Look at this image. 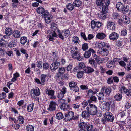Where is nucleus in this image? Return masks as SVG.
<instances>
[{"instance_id": "obj_12", "label": "nucleus", "mask_w": 131, "mask_h": 131, "mask_svg": "<svg viewBox=\"0 0 131 131\" xmlns=\"http://www.w3.org/2000/svg\"><path fill=\"white\" fill-rule=\"evenodd\" d=\"M57 105L56 103L55 102L53 101H50L48 110L50 111H53L55 110Z\"/></svg>"}, {"instance_id": "obj_36", "label": "nucleus", "mask_w": 131, "mask_h": 131, "mask_svg": "<svg viewBox=\"0 0 131 131\" xmlns=\"http://www.w3.org/2000/svg\"><path fill=\"white\" fill-rule=\"evenodd\" d=\"M48 14L47 16H45V20L46 23L49 24L51 21V19L52 18V17H50V16Z\"/></svg>"}, {"instance_id": "obj_38", "label": "nucleus", "mask_w": 131, "mask_h": 131, "mask_svg": "<svg viewBox=\"0 0 131 131\" xmlns=\"http://www.w3.org/2000/svg\"><path fill=\"white\" fill-rule=\"evenodd\" d=\"M122 96L121 94L118 93L114 96V98L115 100L118 101H120L122 99Z\"/></svg>"}, {"instance_id": "obj_50", "label": "nucleus", "mask_w": 131, "mask_h": 131, "mask_svg": "<svg viewBox=\"0 0 131 131\" xmlns=\"http://www.w3.org/2000/svg\"><path fill=\"white\" fill-rule=\"evenodd\" d=\"M87 92V96L89 97L92 96L93 95L94 93L93 91L91 89L89 90Z\"/></svg>"}, {"instance_id": "obj_19", "label": "nucleus", "mask_w": 131, "mask_h": 131, "mask_svg": "<svg viewBox=\"0 0 131 131\" xmlns=\"http://www.w3.org/2000/svg\"><path fill=\"white\" fill-rule=\"evenodd\" d=\"M105 102H106L108 105H109L110 107L111 106L112 107H115V104L113 102L112 100L109 97L106 98Z\"/></svg>"}, {"instance_id": "obj_13", "label": "nucleus", "mask_w": 131, "mask_h": 131, "mask_svg": "<svg viewBox=\"0 0 131 131\" xmlns=\"http://www.w3.org/2000/svg\"><path fill=\"white\" fill-rule=\"evenodd\" d=\"M60 65V62L57 61H55L51 64L50 68L51 70L53 72L55 71Z\"/></svg>"}, {"instance_id": "obj_59", "label": "nucleus", "mask_w": 131, "mask_h": 131, "mask_svg": "<svg viewBox=\"0 0 131 131\" xmlns=\"http://www.w3.org/2000/svg\"><path fill=\"white\" fill-rule=\"evenodd\" d=\"M127 31L125 29H124L121 31V36H125L127 35Z\"/></svg>"}, {"instance_id": "obj_5", "label": "nucleus", "mask_w": 131, "mask_h": 131, "mask_svg": "<svg viewBox=\"0 0 131 131\" xmlns=\"http://www.w3.org/2000/svg\"><path fill=\"white\" fill-rule=\"evenodd\" d=\"M103 116L109 122H113L114 119V117L112 113L108 112H106L104 113Z\"/></svg>"}, {"instance_id": "obj_9", "label": "nucleus", "mask_w": 131, "mask_h": 131, "mask_svg": "<svg viewBox=\"0 0 131 131\" xmlns=\"http://www.w3.org/2000/svg\"><path fill=\"white\" fill-rule=\"evenodd\" d=\"M45 93L48 96H50L51 97L50 98L51 99H54L56 97L54 95V91L52 90L47 89L46 90Z\"/></svg>"}, {"instance_id": "obj_7", "label": "nucleus", "mask_w": 131, "mask_h": 131, "mask_svg": "<svg viewBox=\"0 0 131 131\" xmlns=\"http://www.w3.org/2000/svg\"><path fill=\"white\" fill-rule=\"evenodd\" d=\"M40 95V90L39 88H36L35 89H32L31 90V97L35 98L36 97Z\"/></svg>"}, {"instance_id": "obj_49", "label": "nucleus", "mask_w": 131, "mask_h": 131, "mask_svg": "<svg viewBox=\"0 0 131 131\" xmlns=\"http://www.w3.org/2000/svg\"><path fill=\"white\" fill-rule=\"evenodd\" d=\"M89 100H88V102L89 103H91L92 102V101H95L96 100V97L95 96H90Z\"/></svg>"}, {"instance_id": "obj_2", "label": "nucleus", "mask_w": 131, "mask_h": 131, "mask_svg": "<svg viewBox=\"0 0 131 131\" xmlns=\"http://www.w3.org/2000/svg\"><path fill=\"white\" fill-rule=\"evenodd\" d=\"M86 109L90 114L92 115H95L98 113L97 107L93 104H89L88 106Z\"/></svg>"}, {"instance_id": "obj_39", "label": "nucleus", "mask_w": 131, "mask_h": 131, "mask_svg": "<svg viewBox=\"0 0 131 131\" xmlns=\"http://www.w3.org/2000/svg\"><path fill=\"white\" fill-rule=\"evenodd\" d=\"M82 3V2L79 0H75L73 2L74 5L77 7H79L81 5Z\"/></svg>"}, {"instance_id": "obj_27", "label": "nucleus", "mask_w": 131, "mask_h": 131, "mask_svg": "<svg viewBox=\"0 0 131 131\" xmlns=\"http://www.w3.org/2000/svg\"><path fill=\"white\" fill-rule=\"evenodd\" d=\"M123 23L126 24H129L130 22V19L127 16L124 15L123 17Z\"/></svg>"}, {"instance_id": "obj_10", "label": "nucleus", "mask_w": 131, "mask_h": 131, "mask_svg": "<svg viewBox=\"0 0 131 131\" xmlns=\"http://www.w3.org/2000/svg\"><path fill=\"white\" fill-rule=\"evenodd\" d=\"M98 52L102 56H106L108 54L109 51L106 48H99Z\"/></svg>"}, {"instance_id": "obj_57", "label": "nucleus", "mask_w": 131, "mask_h": 131, "mask_svg": "<svg viewBox=\"0 0 131 131\" xmlns=\"http://www.w3.org/2000/svg\"><path fill=\"white\" fill-rule=\"evenodd\" d=\"M57 97L59 99H62L64 96V94L60 92L57 95Z\"/></svg>"}, {"instance_id": "obj_24", "label": "nucleus", "mask_w": 131, "mask_h": 131, "mask_svg": "<svg viewBox=\"0 0 131 131\" xmlns=\"http://www.w3.org/2000/svg\"><path fill=\"white\" fill-rule=\"evenodd\" d=\"M124 5L123 3L121 2L117 3L116 4V8L117 10L120 12Z\"/></svg>"}, {"instance_id": "obj_53", "label": "nucleus", "mask_w": 131, "mask_h": 131, "mask_svg": "<svg viewBox=\"0 0 131 131\" xmlns=\"http://www.w3.org/2000/svg\"><path fill=\"white\" fill-rule=\"evenodd\" d=\"M84 72L83 71H79L77 74V76L78 78H81L83 76Z\"/></svg>"}, {"instance_id": "obj_29", "label": "nucleus", "mask_w": 131, "mask_h": 131, "mask_svg": "<svg viewBox=\"0 0 131 131\" xmlns=\"http://www.w3.org/2000/svg\"><path fill=\"white\" fill-rule=\"evenodd\" d=\"M105 37V34L104 33L102 32L98 33L96 35L97 38L100 39H104Z\"/></svg>"}, {"instance_id": "obj_60", "label": "nucleus", "mask_w": 131, "mask_h": 131, "mask_svg": "<svg viewBox=\"0 0 131 131\" xmlns=\"http://www.w3.org/2000/svg\"><path fill=\"white\" fill-rule=\"evenodd\" d=\"M24 118L21 116H19L18 118L19 122L20 124H22L24 122Z\"/></svg>"}, {"instance_id": "obj_30", "label": "nucleus", "mask_w": 131, "mask_h": 131, "mask_svg": "<svg viewBox=\"0 0 131 131\" xmlns=\"http://www.w3.org/2000/svg\"><path fill=\"white\" fill-rule=\"evenodd\" d=\"M69 108V105L64 103H62L60 106L61 109L64 111L67 110Z\"/></svg>"}, {"instance_id": "obj_44", "label": "nucleus", "mask_w": 131, "mask_h": 131, "mask_svg": "<svg viewBox=\"0 0 131 131\" xmlns=\"http://www.w3.org/2000/svg\"><path fill=\"white\" fill-rule=\"evenodd\" d=\"M112 92V89L110 87L106 88L105 90V92L106 95L109 96L110 94Z\"/></svg>"}, {"instance_id": "obj_4", "label": "nucleus", "mask_w": 131, "mask_h": 131, "mask_svg": "<svg viewBox=\"0 0 131 131\" xmlns=\"http://www.w3.org/2000/svg\"><path fill=\"white\" fill-rule=\"evenodd\" d=\"M58 33L60 38L63 40L64 37L66 38L70 34V32L68 30H66L65 31H63L62 32L58 29Z\"/></svg>"}, {"instance_id": "obj_26", "label": "nucleus", "mask_w": 131, "mask_h": 131, "mask_svg": "<svg viewBox=\"0 0 131 131\" xmlns=\"http://www.w3.org/2000/svg\"><path fill=\"white\" fill-rule=\"evenodd\" d=\"M86 125L87 124L85 122L80 123L78 125L79 128H80L79 129H85Z\"/></svg>"}, {"instance_id": "obj_15", "label": "nucleus", "mask_w": 131, "mask_h": 131, "mask_svg": "<svg viewBox=\"0 0 131 131\" xmlns=\"http://www.w3.org/2000/svg\"><path fill=\"white\" fill-rule=\"evenodd\" d=\"M118 37L119 35L115 32L111 33L109 36L110 39L113 41L116 40Z\"/></svg>"}, {"instance_id": "obj_62", "label": "nucleus", "mask_w": 131, "mask_h": 131, "mask_svg": "<svg viewBox=\"0 0 131 131\" xmlns=\"http://www.w3.org/2000/svg\"><path fill=\"white\" fill-rule=\"evenodd\" d=\"M43 69L47 70L49 68V64L47 63H43Z\"/></svg>"}, {"instance_id": "obj_6", "label": "nucleus", "mask_w": 131, "mask_h": 131, "mask_svg": "<svg viewBox=\"0 0 131 131\" xmlns=\"http://www.w3.org/2000/svg\"><path fill=\"white\" fill-rule=\"evenodd\" d=\"M74 116V113L72 111L68 112L65 114L64 120L66 121H69L72 119Z\"/></svg>"}, {"instance_id": "obj_37", "label": "nucleus", "mask_w": 131, "mask_h": 131, "mask_svg": "<svg viewBox=\"0 0 131 131\" xmlns=\"http://www.w3.org/2000/svg\"><path fill=\"white\" fill-rule=\"evenodd\" d=\"M70 90L73 93L75 94L76 92L79 91V88L76 85L74 87L72 88H71Z\"/></svg>"}, {"instance_id": "obj_32", "label": "nucleus", "mask_w": 131, "mask_h": 131, "mask_svg": "<svg viewBox=\"0 0 131 131\" xmlns=\"http://www.w3.org/2000/svg\"><path fill=\"white\" fill-rule=\"evenodd\" d=\"M88 62L90 64L92 65V66L96 68L97 67V65H96L95 61L94 59L92 58L89 59Z\"/></svg>"}, {"instance_id": "obj_48", "label": "nucleus", "mask_w": 131, "mask_h": 131, "mask_svg": "<svg viewBox=\"0 0 131 131\" xmlns=\"http://www.w3.org/2000/svg\"><path fill=\"white\" fill-rule=\"evenodd\" d=\"M65 69L64 67H60L58 70V71L59 73L61 74H63L65 72Z\"/></svg>"}, {"instance_id": "obj_17", "label": "nucleus", "mask_w": 131, "mask_h": 131, "mask_svg": "<svg viewBox=\"0 0 131 131\" xmlns=\"http://www.w3.org/2000/svg\"><path fill=\"white\" fill-rule=\"evenodd\" d=\"M91 53H95V51L92 48H90L89 50L85 52L84 54V57L86 58H89L91 55Z\"/></svg>"}, {"instance_id": "obj_40", "label": "nucleus", "mask_w": 131, "mask_h": 131, "mask_svg": "<svg viewBox=\"0 0 131 131\" xmlns=\"http://www.w3.org/2000/svg\"><path fill=\"white\" fill-rule=\"evenodd\" d=\"M67 8L70 10H72L74 8V5L71 3H68L66 5Z\"/></svg>"}, {"instance_id": "obj_14", "label": "nucleus", "mask_w": 131, "mask_h": 131, "mask_svg": "<svg viewBox=\"0 0 131 131\" xmlns=\"http://www.w3.org/2000/svg\"><path fill=\"white\" fill-rule=\"evenodd\" d=\"M101 108L104 111H108L110 108V106L107 104L105 101L103 102L101 104Z\"/></svg>"}, {"instance_id": "obj_51", "label": "nucleus", "mask_w": 131, "mask_h": 131, "mask_svg": "<svg viewBox=\"0 0 131 131\" xmlns=\"http://www.w3.org/2000/svg\"><path fill=\"white\" fill-rule=\"evenodd\" d=\"M91 27L92 29H93L95 27H97L96 23L95 21L94 20L92 21L91 22Z\"/></svg>"}, {"instance_id": "obj_41", "label": "nucleus", "mask_w": 131, "mask_h": 131, "mask_svg": "<svg viewBox=\"0 0 131 131\" xmlns=\"http://www.w3.org/2000/svg\"><path fill=\"white\" fill-rule=\"evenodd\" d=\"M120 15L117 13H113V14L112 17L114 19H119Z\"/></svg>"}, {"instance_id": "obj_43", "label": "nucleus", "mask_w": 131, "mask_h": 131, "mask_svg": "<svg viewBox=\"0 0 131 131\" xmlns=\"http://www.w3.org/2000/svg\"><path fill=\"white\" fill-rule=\"evenodd\" d=\"M69 86L70 89L74 87L77 85V83L74 81L70 82L69 83Z\"/></svg>"}, {"instance_id": "obj_21", "label": "nucleus", "mask_w": 131, "mask_h": 131, "mask_svg": "<svg viewBox=\"0 0 131 131\" xmlns=\"http://www.w3.org/2000/svg\"><path fill=\"white\" fill-rule=\"evenodd\" d=\"M86 128L87 131H97L96 128L90 124H87Z\"/></svg>"}, {"instance_id": "obj_46", "label": "nucleus", "mask_w": 131, "mask_h": 131, "mask_svg": "<svg viewBox=\"0 0 131 131\" xmlns=\"http://www.w3.org/2000/svg\"><path fill=\"white\" fill-rule=\"evenodd\" d=\"M63 115L61 112L58 113L56 115V118L58 119H60L63 117Z\"/></svg>"}, {"instance_id": "obj_1", "label": "nucleus", "mask_w": 131, "mask_h": 131, "mask_svg": "<svg viewBox=\"0 0 131 131\" xmlns=\"http://www.w3.org/2000/svg\"><path fill=\"white\" fill-rule=\"evenodd\" d=\"M96 3L97 5L101 9L108 7L110 2L109 0H96Z\"/></svg>"}, {"instance_id": "obj_16", "label": "nucleus", "mask_w": 131, "mask_h": 131, "mask_svg": "<svg viewBox=\"0 0 131 131\" xmlns=\"http://www.w3.org/2000/svg\"><path fill=\"white\" fill-rule=\"evenodd\" d=\"M108 28L112 31H114L115 28V23L109 21H108L107 24Z\"/></svg>"}, {"instance_id": "obj_52", "label": "nucleus", "mask_w": 131, "mask_h": 131, "mask_svg": "<svg viewBox=\"0 0 131 131\" xmlns=\"http://www.w3.org/2000/svg\"><path fill=\"white\" fill-rule=\"evenodd\" d=\"M61 75V74L59 73H57L56 74L55 78L56 79L60 80L62 79Z\"/></svg>"}, {"instance_id": "obj_23", "label": "nucleus", "mask_w": 131, "mask_h": 131, "mask_svg": "<svg viewBox=\"0 0 131 131\" xmlns=\"http://www.w3.org/2000/svg\"><path fill=\"white\" fill-rule=\"evenodd\" d=\"M98 47L99 48H109V46L107 43H106L104 42H100L98 44Z\"/></svg>"}, {"instance_id": "obj_31", "label": "nucleus", "mask_w": 131, "mask_h": 131, "mask_svg": "<svg viewBox=\"0 0 131 131\" xmlns=\"http://www.w3.org/2000/svg\"><path fill=\"white\" fill-rule=\"evenodd\" d=\"M12 30L10 28H6L5 30V34L8 36H10L13 34Z\"/></svg>"}, {"instance_id": "obj_8", "label": "nucleus", "mask_w": 131, "mask_h": 131, "mask_svg": "<svg viewBox=\"0 0 131 131\" xmlns=\"http://www.w3.org/2000/svg\"><path fill=\"white\" fill-rule=\"evenodd\" d=\"M37 12L39 14H42V16L43 17L47 16L48 13L47 10H45L44 8L42 7H38L37 9Z\"/></svg>"}, {"instance_id": "obj_28", "label": "nucleus", "mask_w": 131, "mask_h": 131, "mask_svg": "<svg viewBox=\"0 0 131 131\" xmlns=\"http://www.w3.org/2000/svg\"><path fill=\"white\" fill-rule=\"evenodd\" d=\"M90 114L88 111H84L82 112V116L83 118H87L89 117Z\"/></svg>"}, {"instance_id": "obj_42", "label": "nucleus", "mask_w": 131, "mask_h": 131, "mask_svg": "<svg viewBox=\"0 0 131 131\" xmlns=\"http://www.w3.org/2000/svg\"><path fill=\"white\" fill-rule=\"evenodd\" d=\"M34 128V126L31 125H28L26 126L27 131H33Z\"/></svg>"}, {"instance_id": "obj_33", "label": "nucleus", "mask_w": 131, "mask_h": 131, "mask_svg": "<svg viewBox=\"0 0 131 131\" xmlns=\"http://www.w3.org/2000/svg\"><path fill=\"white\" fill-rule=\"evenodd\" d=\"M47 75L43 74H42L40 77V79L41 82V84L43 85L44 84L46 78L47 77Z\"/></svg>"}, {"instance_id": "obj_64", "label": "nucleus", "mask_w": 131, "mask_h": 131, "mask_svg": "<svg viewBox=\"0 0 131 131\" xmlns=\"http://www.w3.org/2000/svg\"><path fill=\"white\" fill-rule=\"evenodd\" d=\"M127 71H129L131 70V64L129 62L128 63L126 66V68L125 67Z\"/></svg>"}, {"instance_id": "obj_63", "label": "nucleus", "mask_w": 131, "mask_h": 131, "mask_svg": "<svg viewBox=\"0 0 131 131\" xmlns=\"http://www.w3.org/2000/svg\"><path fill=\"white\" fill-rule=\"evenodd\" d=\"M113 81L116 83H117L119 81L118 77L117 76H114L112 77Z\"/></svg>"}, {"instance_id": "obj_58", "label": "nucleus", "mask_w": 131, "mask_h": 131, "mask_svg": "<svg viewBox=\"0 0 131 131\" xmlns=\"http://www.w3.org/2000/svg\"><path fill=\"white\" fill-rule=\"evenodd\" d=\"M78 66L79 68L80 69H84L85 67L84 63L83 62L80 63L78 65Z\"/></svg>"}, {"instance_id": "obj_56", "label": "nucleus", "mask_w": 131, "mask_h": 131, "mask_svg": "<svg viewBox=\"0 0 131 131\" xmlns=\"http://www.w3.org/2000/svg\"><path fill=\"white\" fill-rule=\"evenodd\" d=\"M125 93L126 94V95L128 96H131V89H126Z\"/></svg>"}, {"instance_id": "obj_25", "label": "nucleus", "mask_w": 131, "mask_h": 131, "mask_svg": "<svg viewBox=\"0 0 131 131\" xmlns=\"http://www.w3.org/2000/svg\"><path fill=\"white\" fill-rule=\"evenodd\" d=\"M129 11V7L127 6L124 5L121 11L122 13L124 14H126Z\"/></svg>"}, {"instance_id": "obj_20", "label": "nucleus", "mask_w": 131, "mask_h": 131, "mask_svg": "<svg viewBox=\"0 0 131 131\" xmlns=\"http://www.w3.org/2000/svg\"><path fill=\"white\" fill-rule=\"evenodd\" d=\"M84 70L85 73L88 74L91 73L94 71L93 68L88 66H86Z\"/></svg>"}, {"instance_id": "obj_11", "label": "nucleus", "mask_w": 131, "mask_h": 131, "mask_svg": "<svg viewBox=\"0 0 131 131\" xmlns=\"http://www.w3.org/2000/svg\"><path fill=\"white\" fill-rule=\"evenodd\" d=\"M105 9H102L101 12L100 17L101 19L104 20L106 17V13L108 10V7H106Z\"/></svg>"}, {"instance_id": "obj_18", "label": "nucleus", "mask_w": 131, "mask_h": 131, "mask_svg": "<svg viewBox=\"0 0 131 131\" xmlns=\"http://www.w3.org/2000/svg\"><path fill=\"white\" fill-rule=\"evenodd\" d=\"M14 37L16 39H18L21 37V33L19 31L17 30H13L12 34Z\"/></svg>"}, {"instance_id": "obj_61", "label": "nucleus", "mask_w": 131, "mask_h": 131, "mask_svg": "<svg viewBox=\"0 0 131 131\" xmlns=\"http://www.w3.org/2000/svg\"><path fill=\"white\" fill-rule=\"evenodd\" d=\"M37 66L40 69L42 68V62L40 61H37Z\"/></svg>"}, {"instance_id": "obj_45", "label": "nucleus", "mask_w": 131, "mask_h": 131, "mask_svg": "<svg viewBox=\"0 0 131 131\" xmlns=\"http://www.w3.org/2000/svg\"><path fill=\"white\" fill-rule=\"evenodd\" d=\"M72 41V42L74 43H79V40L78 37L77 36H75L73 38Z\"/></svg>"}, {"instance_id": "obj_35", "label": "nucleus", "mask_w": 131, "mask_h": 131, "mask_svg": "<svg viewBox=\"0 0 131 131\" xmlns=\"http://www.w3.org/2000/svg\"><path fill=\"white\" fill-rule=\"evenodd\" d=\"M27 38L26 37L23 36L21 37L20 39V42L23 45H24L27 42Z\"/></svg>"}, {"instance_id": "obj_22", "label": "nucleus", "mask_w": 131, "mask_h": 131, "mask_svg": "<svg viewBox=\"0 0 131 131\" xmlns=\"http://www.w3.org/2000/svg\"><path fill=\"white\" fill-rule=\"evenodd\" d=\"M115 65V63L114 60H112L110 61H108L107 63L106 64V66L108 68L111 69H113L114 68Z\"/></svg>"}, {"instance_id": "obj_47", "label": "nucleus", "mask_w": 131, "mask_h": 131, "mask_svg": "<svg viewBox=\"0 0 131 131\" xmlns=\"http://www.w3.org/2000/svg\"><path fill=\"white\" fill-rule=\"evenodd\" d=\"M99 100H103L104 98V94L103 93H99L97 97Z\"/></svg>"}, {"instance_id": "obj_34", "label": "nucleus", "mask_w": 131, "mask_h": 131, "mask_svg": "<svg viewBox=\"0 0 131 131\" xmlns=\"http://www.w3.org/2000/svg\"><path fill=\"white\" fill-rule=\"evenodd\" d=\"M34 105V104L33 103L28 104L27 107V111L29 112H32L33 110Z\"/></svg>"}, {"instance_id": "obj_54", "label": "nucleus", "mask_w": 131, "mask_h": 131, "mask_svg": "<svg viewBox=\"0 0 131 131\" xmlns=\"http://www.w3.org/2000/svg\"><path fill=\"white\" fill-rule=\"evenodd\" d=\"M113 83V81L112 77L111 76L108 78L107 81V83L108 84H111Z\"/></svg>"}, {"instance_id": "obj_55", "label": "nucleus", "mask_w": 131, "mask_h": 131, "mask_svg": "<svg viewBox=\"0 0 131 131\" xmlns=\"http://www.w3.org/2000/svg\"><path fill=\"white\" fill-rule=\"evenodd\" d=\"M88 44L86 43L83 44L82 47V49L84 51H86L88 48Z\"/></svg>"}, {"instance_id": "obj_3", "label": "nucleus", "mask_w": 131, "mask_h": 131, "mask_svg": "<svg viewBox=\"0 0 131 131\" xmlns=\"http://www.w3.org/2000/svg\"><path fill=\"white\" fill-rule=\"evenodd\" d=\"M71 53L72 57L74 59L76 58L79 61H81L83 60V57L81 56L79 52L77 50L75 51L74 50V48H72Z\"/></svg>"}]
</instances>
